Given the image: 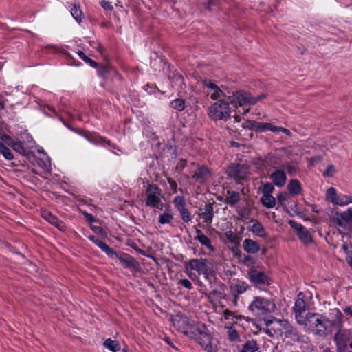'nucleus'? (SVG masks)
<instances>
[{"label":"nucleus","instance_id":"nucleus-33","mask_svg":"<svg viewBox=\"0 0 352 352\" xmlns=\"http://www.w3.org/2000/svg\"><path fill=\"white\" fill-rule=\"evenodd\" d=\"M294 312L295 313L296 317L300 316L301 314L306 310V303L303 298H298L295 302V306L294 307Z\"/></svg>","mask_w":352,"mask_h":352},{"label":"nucleus","instance_id":"nucleus-34","mask_svg":"<svg viewBox=\"0 0 352 352\" xmlns=\"http://www.w3.org/2000/svg\"><path fill=\"white\" fill-rule=\"evenodd\" d=\"M272 129L274 128V125L269 122H260L256 121L254 131L256 133H263L267 131H272Z\"/></svg>","mask_w":352,"mask_h":352},{"label":"nucleus","instance_id":"nucleus-9","mask_svg":"<svg viewBox=\"0 0 352 352\" xmlns=\"http://www.w3.org/2000/svg\"><path fill=\"white\" fill-rule=\"evenodd\" d=\"M36 150L27 151L23 146V157L25 160H23V168L25 167V163L28 161L29 163L33 166L38 165L44 170H50L51 169V160L48 156H46L45 160L38 159L35 155Z\"/></svg>","mask_w":352,"mask_h":352},{"label":"nucleus","instance_id":"nucleus-6","mask_svg":"<svg viewBox=\"0 0 352 352\" xmlns=\"http://www.w3.org/2000/svg\"><path fill=\"white\" fill-rule=\"evenodd\" d=\"M331 214H329V221L349 232L352 228V208H349L342 212L331 209Z\"/></svg>","mask_w":352,"mask_h":352},{"label":"nucleus","instance_id":"nucleus-46","mask_svg":"<svg viewBox=\"0 0 352 352\" xmlns=\"http://www.w3.org/2000/svg\"><path fill=\"white\" fill-rule=\"evenodd\" d=\"M78 55L79 57L84 60L85 63L88 64L91 67L94 68L98 66V63L95 61L94 60L90 58L89 56H87L82 50H78L77 52Z\"/></svg>","mask_w":352,"mask_h":352},{"label":"nucleus","instance_id":"nucleus-14","mask_svg":"<svg viewBox=\"0 0 352 352\" xmlns=\"http://www.w3.org/2000/svg\"><path fill=\"white\" fill-rule=\"evenodd\" d=\"M85 138L89 141L90 142L96 144V145H102V146H108L113 149H117L120 151L119 147L114 143H113L111 140L97 135L96 133H89L85 134Z\"/></svg>","mask_w":352,"mask_h":352},{"label":"nucleus","instance_id":"nucleus-31","mask_svg":"<svg viewBox=\"0 0 352 352\" xmlns=\"http://www.w3.org/2000/svg\"><path fill=\"white\" fill-rule=\"evenodd\" d=\"M221 91H222V94L219 96V100H225L226 102H228L230 100H232L231 96H234L235 94V90L225 85H221Z\"/></svg>","mask_w":352,"mask_h":352},{"label":"nucleus","instance_id":"nucleus-54","mask_svg":"<svg viewBox=\"0 0 352 352\" xmlns=\"http://www.w3.org/2000/svg\"><path fill=\"white\" fill-rule=\"evenodd\" d=\"M274 190V184L270 182L262 183L261 191L263 195H272Z\"/></svg>","mask_w":352,"mask_h":352},{"label":"nucleus","instance_id":"nucleus-23","mask_svg":"<svg viewBox=\"0 0 352 352\" xmlns=\"http://www.w3.org/2000/svg\"><path fill=\"white\" fill-rule=\"evenodd\" d=\"M272 184L278 187H283L287 181V175L283 170H276L270 175Z\"/></svg>","mask_w":352,"mask_h":352},{"label":"nucleus","instance_id":"nucleus-51","mask_svg":"<svg viewBox=\"0 0 352 352\" xmlns=\"http://www.w3.org/2000/svg\"><path fill=\"white\" fill-rule=\"evenodd\" d=\"M23 270L29 273L36 272L37 267L32 262L30 261L28 258H25L23 256Z\"/></svg>","mask_w":352,"mask_h":352},{"label":"nucleus","instance_id":"nucleus-47","mask_svg":"<svg viewBox=\"0 0 352 352\" xmlns=\"http://www.w3.org/2000/svg\"><path fill=\"white\" fill-rule=\"evenodd\" d=\"M219 3V0H207V1L201 3V4L204 9L212 11L218 9Z\"/></svg>","mask_w":352,"mask_h":352},{"label":"nucleus","instance_id":"nucleus-10","mask_svg":"<svg viewBox=\"0 0 352 352\" xmlns=\"http://www.w3.org/2000/svg\"><path fill=\"white\" fill-rule=\"evenodd\" d=\"M288 224L296 232L299 240L305 245L314 243V238L310 232L302 224L294 220H289Z\"/></svg>","mask_w":352,"mask_h":352},{"label":"nucleus","instance_id":"nucleus-20","mask_svg":"<svg viewBox=\"0 0 352 352\" xmlns=\"http://www.w3.org/2000/svg\"><path fill=\"white\" fill-rule=\"evenodd\" d=\"M41 216L44 219L58 228L60 231H65L67 228L65 223L63 221L59 220L58 218L54 215L51 212L48 210H43L42 211Z\"/></svg>","mask_w":352,"mask_h":352},{"label":"nucleus","instance_id":"nucleus-43","mask_svg":"<svg viewBox=\"0 0 352 352\" xmlns=\"http://www.w3.org/2000/svg\"><path fill=\"white\" fill-rule=\"evenodd\" d=\"M166 148L173 160H175L177 156V148L174 144V140H168L166 144Z\"/></svg>","mask_w":352,"mask_h":352},{"label":"nucleus","instance_id":"nucleus-3","mask_svg":"<svg viewBox=\"0 0 352 352\" xmlns=\"http://www.w3.org/2000/svg\"><path fill=\"white\" fill-rule=\"evenodd\" d=\"M276 305L273 300L261 296H254L252 302L248 306V310L256 316H266L274 313Z\"/></svg>","mask_w":352,"mask_h":352},{"label":"nucleus","instance_id":"nucleus-38","mask_svg":"<svg viewBox=\"0 0 352 352\" xmlns=\"http://www.w3.org/2000/svg\"><path fill=\"white\" fill-rule=\"evenodd\" d=\"M258 349V347L256 341L254 340H252L247 341L243 345V348L239 352H255Z\"/></svg>","mask_w":352,"mask_h":352},{"label":"nucleus","instance_id":"nucleus-7","mask_svg":"<svg viewBox=\"0 0 352 352\" xmlns=\"http://www.w3.org/2000/svg\"><path fill=\"white\" fill-rule=\"evenodd\" d=\"M306 320L314 327H322V329H316L315 332L316 335L324 336L331 333V331L329 330V326L327 324V322H329V318L322 314L308 312L306 315Z\"/></svg>","mask_w":352,"mask_h":352},{"label":"nucleus","instance_id":"nucleus-36","mask_svg":"<svg viewBox=\"0 0 352 352\" xmlns=\"http://www.w3.org/2000/svg\"><path fill=\"white\" fill-rule=\"evenodd\" d=\"M103 346L112 352H118L120 350V346L117 340H113L111 338L105 340Z\"/></svg>","mask_w":352,"mask_h":352},{"label":"nucleus","instance_id":"nucleus-13","mask_svg":"<svg viewBox=\"0 0 352 352\" xmlns=\"http://www.w3.org/2000/svg\"><path fill=\"white\" fill-rule=\"evenodd\" d=\"M175 208L179 211L181 218L185 223L191 220V214L189 210L186 208V199L183 196H176L173 201Z\"/></svg>","mask_w":352,"mask_h":352},{"label":"nucleus","instance_id":"nucleus-44","mask_svg":"<svg viewBox=\"0 0 352 352\" xmlns=\"http://www.w3.org/2000/svg\"><path fill=\"white\" fill-rule=\"evenodd\" d=\"M170 106L175 110L178 111H183L186 107V102L184 99L177 98L173 100L170 103Z\"/></svg>","mask_w":352,"mask_h":352},{"label":"nucleus","instance_id":"nucleus-26","mask_svg":"<svg viewBox=\"0 0 352 352\" xmlns=\"http://www.w3.org/2000/svg\"><path fill=\"white\" fill-rule=\"evenodd\" d=\"M94 68L97 69L98 75L104 80H108L111 78V69H113L112 65H104L98 63V66Z\"/></svg>","mask_w":352,"mask_h":352},{"label":"nucleus","instance_id":"nucleus-40","mask_svg":"<svg viewBox=\"0 0 352 352\" xmlns=\"http://www.w3.org/2000/svg\"><path fill=\"white\" fill-rule=\"evenodd\" d=\"M338 194L336 189L333 187H330L326 192V200L333 205L338 204Z\"/></svg>","mask_w":352,"mask_h":352},{"label":"nucleus","instance_id":"nucleus-60","mask_svg":"<svg viewBox=\"0 0 352 352\" xmlns=\"http://www.w3.org/2000/svg\"><path fill=\"white\" fill-rule=\"evenodd\" d=\"M255 124L256 120H245V122L242 124V127L243 129H247L254 131Z\"/></svg>","mask_w":352,"mask_h":352},{"label":"nucleus","instance_id":"nucleus-18","mask_svg":"<svg viewBox=\"0 0 352 352\" xmlns=\"http://www.w3.org/2000/svg\"><path fill=\"white\" fill-rule=\"evenodd\" d=\"M243 166L239 163H230L226 170V173L228 177L233 178L236 181L243 180L245 179L244 175H241Z\"/></svg>","mask_w":352,"mask_h":352},{"label":"nucleus","instance_id":"nucleus-64","mask_svg":"<svg viewBox=\"0 0 352 352\" xmlns=\"http://www.w3.org/2000/svg\"><path fill=\"white\" fill-rule=\"evenodd\" d=\"M338 204H336L337 206H345L348 204L349 196L345 195H338L337 197Z\"/></svg>","mask_w":352,"mask_h":352},{"label":"nucleus","instance_id":"nucleus-19","mask_svg":"<svg viewBox=\"0 0 352 352\" xmlns=\"http://www.w3.org/2000/svg\"><path fill=\"white\" fill-rule=\"evenodd\" d=\"M278 322L283 323L282 326L285 329V336L290 338L293 341L299 342L301 341L300 333L294 328L288 320H278Z\"/></svg>","mask_w":352,"mask_h":352},{"label":"nucleus","instance_id":"nucleus-24","mask_svg":"<svg viewBox=\"0 0 352 352\" xmlns=\"http://www.w3.org/2000/svg\"><path fill=\"white\" fill-rule=\"evenodd\" d=\"M243 248L245 252L249 254H254L261 250L259 243L251 239H246L243 242Z\"/></svg>","mask_w":352,"mask_h":352},{"label":"nucleus","instance_id":"nucleus-58","mask_svg":"<svg viewBox=\"0 0 352 352\" xmlns=\"http://www.w3.org/2000/svg\"><path fill=\"white\" fill-rule=\"evenodd\" d=\"M239 247H240V242H239V241H238L237 243H236V245L231 249V251H232L234 256L237 258L239 259V261H240L243 257L242 252L239 249Z\"/></svg>","mask_w":352,"mask_h":352},{"label":"nucleus","instance_id":"nucleus-32","mask_svg":"<svg viewBox=\"0 0 352 352\" xmlns=\"http://www.w3.org/2000/svg\"><path fill=\"white\" fill-rule=\"evenodd\" d=\"M238 281V283L230 286V290L232 292V294H236L239 295L246 292L249 288L248 285L245 282L241 280Z\"/></svg>","mask_w":352,"mask_h":352},{"label":"nucleus","instance_id":"nucleus-55","mask_svg":"<svg viewBox=\"0 0 352 352\" xmlns=\"http://www.w3.org/2000/svg\"><path fill=\"white\" fill-rule=\"evenodd\" d=\"M0 141L12 147L16 143L9 135H6V133L0 134Z\"/></svg>","mask_w":352,"mask_h":352},{"label":"nucleus","instance_id":"nucleus-25","mask_svg":"<svg viewBox=\"0 0 352 352\" xmlns=\"http://www.w3.org/2000/svg\"><path fill=\"white\" fill-rule=\"evenodd\" d=\"M255 222L251 227H248V229L249 231L252 232L256 236L261 238H267L268 234L265 232V228L262 223L258 221L254 220L252 219L250 222Z\"/></svg>","mask_w":352,"mask_h":352},{"label":"nucleus","instance_id":"nucleus-1","mask_svg":"<svg viewBox=\"0 0 352 352\" xmlns=\"http://www.w3.org/2000/svg\"><path fill=\"white\" fill-rule=\"evenodd\" d=\"M173 322L182 324L185 328L184 334L193 339L208 352H217V346L213 347L214 338L205 323L190 319L183 314H177Z\"/></svg>","mask_w":352,"mask_h":352},{"label":"nucleus","instance_id":"nucleus-41","mask_svg":"<svg viewBox=\"0 0 352 352\" xmlns=\"http://www.w3.org/2000/svg\"><path fill=\"white\" fill-rule=\"evenodd\" d=\"M40 179L36 176L28 177L27 175H23V186H28L30 188H32L33 186H36Z\"/></svg>","mask_w":352,"mask_h":352},{"label":"nucleus","instance_id":"nucleus-30","mask_svg":"<svg viewBox=\"0 0 352 352\" xmlns=\"http://www.w3.org/2000/svg\"><path fill=\"white\" fill-rule=\"evenodd\" d=\"M227 194L229 195V197H226L223 200V202L230 205L234 206L239 203L240 201L241 197L240 194L236 191L232 190H227Z\"/></svg>","mask_w":352,"mask_h":352},{"label":"nucleus","instance_id":"nucleus-62","mask_svg":"<svg viewBox=\"0 0 352 352\" xmlns=\"http://www.w3.org/2000/svg\"><path fill=\"white\" fill-rule=\"evenodd\" d=\"M255 124L256 120H245V122L242 124V127L243 129H247L254 131Z\"/></svg>","mask_w":352,"mask_h":352},{"label":"nucleus","instance_id":"nucleus-37","mask_svg":"<svg viewBox=\"0 0 352 352\" xmlns=\"http://www.w3.org/2000/svg\"><path fill=\"white\" fill-rule=\"evenodd\" d=\"M89 239L95 243L98 248H100L102 251L107 254L108 252L110 251L111 247H109L107 244H106L102 241L97 239L94 235H90L88 236Z\"/></svg>","mask_w":352,"mask_h":352},{"label":"nucleus","instance_id":"nucleus-28","mask_svg":"<svg viewBox=\"0 0 352 352\" xmlns=\"http://www.w3.org/2000/svg\"><path fill=\"white\" fill-rule=\"evenodd\" d=\"M226 286V285L219 281L217 287L213 289L209 294L205 293V295L210 298L212 295L219 296L221 298L226 300V294H225Z\"/></svg>","mask_w":352,"mask_h":352},{"label":"nucleus","instance_id":"nucleus-27","mask_svg":"<svg viewBox=\"0 0 352 352\" xmlns=\"http://www.w3.org/2000/svg\"><path fill=\"white\" fill-rule=\"evenodd\" d=\"M287 188L289 194L292 196L298 195L301 194L302 191V184L300 182L296 179H291Z\"/></svg>","mask_w":352,"mask_h":352},{"label":"nucleus","instance_id":"nucleus-45","mask_svg":"<svg viewBox=\"0 0 352 352\" xmlns=\"http://www.w3.org/2000/svg\"><path fill=\"white\" fill-rule=\"evenodd\" d=\"M70 10L71 14L78 23H80L82 19V12L80 10V6L76 4H73Z\"/></svg>","mask_w":352,"mask_h":352},{"label":"nucleus","instance_id":"nucleus-52","mask_svg":"<svg viewBox=\"0 0 352 352\" xmlns=\"http://www.w3.org/2000/svg\"><path fill=\"white\" fill-rule=\"evenodd\" d=\"M173 219V215L169 212H165L159 216L158 222L162 225H164L166 223H170Z\"/></svg>","mask_w":352,"mask_h":352},{"label":"nucleus","instance_id":"nucleus-17","mask_svg":"<svg viewBox=\"0 0 352 352\" xmlns=\"http://www.w3.org/2000/svg\"><path fill=\"white\" fill-rule=\"evenodd\" d=\"M197 171L195 172L192 175V178L196 182L203 184L206 182L209 177L212 175L211 169L207 166L197 164Z\"/></svg>","mask_w":352,"mask_h":352},{"label":"nucleus","instance_id":"nucleus-39","mask_svg":"<svg viewBox=\"0 0 352 352\" xmlns=\"http://www.w3.org/2000/svg\"><path fill=\"white\" fill-rule=\"evenodd\" d=\"M206 211L201 214L206 223H211L214 217L213 207L211 204H206L205 206Z\"/></svg>","mask_w":352,"mask_h":352},{"label":"nucleus","instance_id":"nucleus-35","mask_svg":"<svg viewBox=\"0 0 352 352\" xmlns=\"http://www.w3.org/2000/svg\"><path fill=\"white\" fill-rule=\"evenodd\" d=\"M260 201L267 208H272L276 205V199L272 195H263Z\"/></svg>","mask_w":352,"mask_h":352},{"label":"nucleus","instance_id":"nucleus-50","mask_svg":"<svg viewBox=\"0 0 352 352\" xmlns=\"http://www.w3.org/2000/svg\"><path fill=\"white\" fill-rule=\"evenodd\" d=\"M91 230L96 234H98L102 239H105L107 238L108 233L106 230L103 229V228L100 226H96L93 224L89 225Z\"/></svg>","mask_w":352,"mask_h":352},{"label":"nucleus","instance_id":"nucleus-49","mask_svg":"<svg viewBox=\"0 0 352 352\" xmlns=\"http://www.w3.org/2000/svg\"><path fill=\"white\" fill-rule=\"evenodd\" d=\"M203 246H205L208 248L210 252H214L215 251V248L212 245L211 240L205 234L199 238V240H197Z\"/></svg>","mask_w":352,"mask_h":352},{"label":"nucleus","instance_id":"nucleus-8","mask_svg":"<svg viewBox=\"0 0 352 352\" xmlns=\"http://www.w3.org/2000/svg\"><path fill=\"white\" fill-rule=\"evenodd\" d=\"M231 97L232 100L229 101V104L236 108L238 107L255 105V101L252 100L251 93L245 90L236 89L235 90V94L231 96Z\"/></svg>","mask_w":352,"mask_h":352},{"label":"nucleus","instance_id":"nucleus-29","mask_svg":"<svg viewBox=\"0 0 352 352\" xmlns=\"http://www.w3.org/2000/svg\"><path fill=\"white\" fill-rule=\"evenodd\" d=\"M23 146L27 151L36 150V142L32 137L28 133V130L23 131Z\"/></svg>","mask_w":352,"mask_h":352},{"label":"nucleus","instance_id":"nucleus-15","mask_svg":"<svg viewBox=\"0 0 352 352\" xmlns=\"http://www.w3.org/2000/svg\"><path fill=\"white\" fill-rule=\"evenodd\" d=\"M250 281L255 284L270 285L271 278L266 275L264 272H258L255 268H252L248 272Z\"/></svg>","mask_w":352,"mask_h":352},{"label":"nucleus","instance_id":"nucleus-59","mask_svg":"<svg viewBox=\"0 0 352 352\" xmlns=\"http://www.w3.org/2000/svg\"><path fill=\"white\" fill-rule=\"evenodd\" d=\"M305 210H306V209L305 208H298L294 210V213L296 215L302 218L304 221H311V218H309L304 214V212Z\"/></svg>","mask_w":352,"mask_h":352},{"label":"nucleus","instance_id":"nucleus-16","mask_svg":"<svg viewBox=\"0 0 352 352\" xmlns=\"http://www.w3.org/2000/svg\"><path fill=\"white\" fill-rule=\"evenodd\" d=\"M331 314L334 315L335 318L332 320L329 318V322H327V324L329 326V330L332 331V328H336L338 331H340L343 329V318L344 315L340 311V310L338 308H335L331 309Z\"/></svg>","mask_w":352,"mask_h":352},{"label":"nucleus","instance_id":"nucleus-42","mask_svg":"<svg viewBox=\"0 0 352 352\" xmlns=\"http://www.w3.org/2000/svg\"><path fill=\"white\" fill-rule=\"evenodd\" d=\"M287 199V195L285 192H280L277 195V200L278 204L283 206V210L287 212L290 217H294V214L291 213L287 207L284 204V202Z\"/></svg>","mask_w":352,"mask_h":352},{"label":"nucleus","instance_id":"nucleus-57","mask_svg":"<svg viewBox=\"0 0 352 352\" xmlns=\"http://www.w3.org/2000/svg\"><path fill=\"white\" fill-rule=\"evenodd\" d=\"M127 245L131 247L137 253H138L141 255H143L146 257H152L151 256L147 254L146 252L144 250L140 249L135 242H129V243H127Z\"/></svg>","mask_w":352,"mask_h":352},{"label":"nucleus","instance_id":"nucleus-53","mask_svg":"<svg viewBox=\"0 0 352 352\" xmlns=\"http://www.w3.org/2000/svg\"><path fill=\"white\" fill-rule=\"evenodd\" d=\"M0 153L7 160H12L13 158V154L10 149L7 148L3 143L0 141Z\"/></svg>","mask_w":352,"mask_h":352},{"label":"nucleus","instance_id":"nucleus-4","mask_svg":"<svg viewBox=\"0 0 352 352\" xmlns=\"http://www.w3.org/2000/svg\"><path fill=\"white\" fill-rule=\"evenodd\" d=\"M208 108V117L214 120L228 121L231 118V108L229 102L218 100Z\"/></svg>","mask_w":352,"mask_h":352},{"label":"nucleus","instance_id":"nucleus-63","mask_svg":"<svg viewBox=\"0 0 352 352\" xmlns=\"http://www.w3.org/2000/svg\"><path fill=\"white\" fill-rule=\"evenodd\" d=\"M226 238L232 243H236L239 241V238L237 237L231 230L227 231L225 233Z\"/></svg>","mask_w":352,"mask_h":352},{"label":"nucleus","instance_id":"nucleus-21","mask_svg":"<svg viewBox=\"0 0 352 352\" xmlns=\"http://www.w3.org/2000/svg\"><path fill=\"white\" fill-rule=\"evenodd\" d=\"M202 84L204 87L208 88L212 92L210 94V98L213 100H218L219 99V96L222 94V91H221V85L218 86L215 80L206 78L202 80Z\"/></svg>","mask_w":352,"mask_h":352},{"label":"nucleus","instance_id":"nucleus-11","mask_svg":"<svg viewBox=\"0 0 352 352\" xmlns=\"http://www.w3.org/2000/svg\"><path fill=\"white\" fill-rule=\"evenodd\" d=\"M333 341L336 345V352H347L349 342L351 339L350 333L346 329L338 331L333 336Z\"/></svg>","mask_w":352,"mask_h":352},{"label":"nucleus","instance_id":"nucleus-22","mask_svg":"<svg viewBox=\"0 0 352 352\" xmlns=\"http://www.w3.org/2000/svg\"><path fill=\"white\" fill-rule=\"evenodd\" d=\"M165 65H167L168 78L173 82L178 83L182 85L184 83V77L182 74L179 73L177 69H174V67L168 62H165Z\"/></svg>","mask_w":352,"mask_h":352},{"label":"nucleus","instance_id":"nucleus-61","mask_svg":"<svg viewBox=\"0 0 352 352\" xmlns=\"http://www.w3.org/2000/svg\"><path fill=\"white\" fill-rule=\"evenodd\" d=\"M255 124L256 120H245V122L242 124V127L243 129H247L254 131Z\"/></svg>","mask_w":352,"mask_h":352},{"label":"nucleus","instance_id":"nucleus-56","mask_svg":"<svg viewBox=\"0 0 352 352\" xmlns=\"http://www.w3.org/2000/svg\"><path fill=\"white\" fill-rule=\"evenodd\" d=\"M282 168L285 169L287 173L292 176H294L298 171V167L290 164H283Z\"/></svg>","mask_w":352,"mask_h":352},{"label":"nucleus","instance_id":"nucleus-2","mask_svg":"<svg viewBox=\"0 0 352 352\" xmlns=\"http://www.w3.org/2000/svg\"><path fill=\"white\" fill-rule=\"evenodd\" d=\"M184 263L187 272L189 270H193L199 274H203L205 278L210 283V287H212L213 283L217 280L214 264L212 260L203 258H192L188 261H184Z\"/></svg>","mask_w":352,"mask_h":352},{"label":"nucleus","instance_id":"nucleus-5","mask_svg":"<svg viewBox=\"0 0 352 352\" xmlns=\"http://www.w3.org/2000/svg\"><path fill=\"white\" fill-rule=\"evenodd\" d=\"M107 255L109 258H116L120 261L121 265L125 268L130 270L132 272H139L141 270L140 263L131 255L122 251L116 252L111 248Z\"/></svg>","mask_w":352,"mask_h":352},{"label":"nucleus","instance_id":"nucleus-12","mask_svg":"<svg viewBox=\"0 0 352 352\" xmlns=\"http://www.w3.org/2000/svg\"><path fill=\"white\" fill-rule=\"evenodd\" d=\"M145 194L146 195V206L152 208L160 200L162 190L157 185L151 184L148 185Z\"/></svg>","mask_w":352,"mask_h":352},{"label":"nucleus","instance_id":"nucleus-48","mask_svg":"<svg viewBox=\"0 0 352 352\" xmlns=\"http://www.w3.org/2000/svg\"><path fill=\"white\" fill-rule=\"evenodd\" d=\"M241 263L247 267H254L256 265V260L251 255H243L242 258L239 261Z\"/></svg>","mask_w":352,"mask_h":352}]
</instances>
